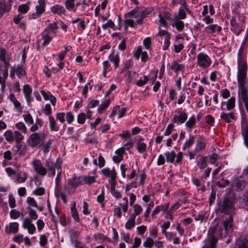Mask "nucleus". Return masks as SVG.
<instances>
[{"instance_id": "f257e3e1", "label": "nucleus", "mask_w": 248, "mask_h": 248, "mask_svg": "<svg viewBox=\"0 0 248 248\" xmlns=\"http://www.w3.org/2000/svg\"><path fill=\"white\" fill-rule=\"evenodd\" d=\"M31 165L37 174L44 176L47 173L48 176H51L55 175V170H58L60 168L62 162L58 160L54 163L50 159H46L44 166L40 160L34 159L31 162Z\"/></svg>"}, {"instance_id": "f03ea898", "label": "nucleus", "mask_w": 248, "mask_h": 248, "mask_svg": "<svg viewBox=\"0 0 248 248\" xmlns=\"http://www.w3.org/2000/svg\"><path fill=\"white\" fill-rule=\"evenodd\" d=\"M170 14L168 12L164 13H160L159 14V20L158 21L159 24L158 32L157 35L161 37V40H164V44L162 46L163 50L167 49L170 46V35L168 31L165 29L166 27L167 20L170 18Z\"/></svg>"}, {"instance_id": "7ed1b4c3", "label": "nucleus", "mask_w": 248, "mask_h": 248, "mask_svg": "<svg viewBox=\"0 0 248 248\" xmlns=\"http://www.w3.org/2000/svg\"><path fill=\"white\" fill-rule=\"evenodd\" d=\"M124 28L126 30L128 27L136 28L137 25L143 23L144 16L140 12L133 10L125 14Z\"/></svg>"}, {"instance_id": "20e7f679", "label": "nucleus", "mask_w": 248, "mask_h": 248, "mask_svg": "<svg viewBox=\"0 0 248 248\" xmlns=\"http://www.w3.org/2000/svg\"><path fill=\"white\" fill-rule=\"evenodd\" d=\"M58 29L56 22L48 25L41 33L42 39L43 40L42 45L45 46L48 45L52 39L56 35Z\"/></svg>"}, {"instance_id": "39448f33", "label": "nucleus", "mask_w": 248, "mask_h": 248, "mask_svg": "<svg viewBox=\"0 0 248 248\" xmlns=\"http://www.w3.org/2000/svg\"><path fill=\"white\" fill-rule=\"evenodd\" d=\"M45 135L43 133L34 132L31 134L27 140V143L31 147H39L43 145Z\"/></svg>"}, {"instance_id": "423d86ee", "label": "nucleus", "mask_w": 248, "mask_h": 248, "mask_svg": "<svg viewBox=\"0 0 248 248\" xmlns=\"http://www.w3.org/2000/svg\"><path fill=\"white\" fill-rule=\"evenodd\" d=\"M212 64L211 58L204 52L198 53L196 57V66L201 69L204 70L209 68Z\"/></svg>"}, {"instance_id": "0eeeda50", "label": "nucleus", "mask_w": 248, "mask_h": 248, "mask_svg": "<svg viewBox=\"0 0 248 248\" xmlns=\"http://www.w3.org/2000/svg\"><path fill=\"white\" fill-rule=\"evenodd\" d=\"M247 64L244 61H239L238 63L237 80L239 84L243 85L247 73Z\"/></svg>"}, {"instance_id": "6e6552de", "label": "nucleus", "mask_w": 248, "mask_h": 248, "mask_svg": "<svg viewBox=\"0 0 248 248\" xmlns=\"http://www.w3.org/2000/svg\"><path fill=\"white\" fill-rule=\"evenodd\" d=\"M164 155L168 163H180L183 158V153L180 152L176 155L173 151H167L165 152Z\"/></svg>"}, {"instance_id": "1a4fd4ad", "label": "nucleus", "mask_w": 248, "mask_h": 248, "mask_svg": "<svg viewBox=\"0 0 248 248\" xmlns=\"http://www.w3.org/2000/svg\"><path fill=\"white\" fill-rule=\"evenodd\" d=\"M81 185H82L81 176H75L68 180V185L65 186V189L69 193H73L76 187Z\"/></svg>"}, {"instance_id": "9d476101", "label": "nucleus", "mask_w": 248, "mask_h": 248, "mask_svg": "<svg viewBox=\"0 0 248 248\" xmlns=\"http://www.w3.org/2000/svg\"><path fill=\"white\" fill-rule=\"evenodd\" d=\"M101 173L105 177H108V183L110 185L116 183V179L117 172L114 168L111 169L109 168H105L101 170Z\"/></svg>"}, {"instance_id": "9b49d317", "label": "nucleus", "mask_w": 248, "mask_h": 248, "mask_svg": "<svg viewBox=\"0 0 248 248\" xmlns=\"http://www.w3.org/2000/svg\"><path fill=\"white\" fill-rule=\"evenodd\" d=\"M38 4L35 7L36 12L29 16L31 19H37L45 11V0H39Z\"/></svg>"}, {"instance_id": "f8f14e48", "label": "nucleus", "mask_w": 248, "mask_h": 248, "mask_svg": "<svg viewBox=\"0 0 248 248\" xmlns=\"http://www.w3.org/2000/svg\"><path fill=\"white\" fill-rule=\"evenodd\" d=\"M22 227L24 229L27 230L30 234H33L36 232V227L32 223V220L29 217L25 218L22 222Z\"/></svg>"}, {"instance_id": "ddd939ff", "label": "nucleus", "mask_w": 248, "mask_h": 248, "mask_svg": "<svg viewBox=\"0 0 248 248\" xmlns=\"http://www.w3.org/2000/svg\"><path fill=\"white\" fill-rule=\"evenodd\" d=\"M133 55L136 59H139L141 57V60L142 62H145L148 59V55L146 51H142V47L140 46L135 48L133 51Z\"/></svg>"}, {"instance_id": "4468645a", "label": "nucleus", "mask_w": 248, "mask_h": 248, "mask_svg": "<svg viewBox=\"0 0 248 248\" xmlns=\"http://www.w3.org/2000/svg\"><path fill=\"white\" fill-rule=\"evenodd\" d=\"M187 115L184 111H178L175 113L173 117V122L177 124H183L187 119Z\"/></svg>"}, {"instance_id": "2eb2a0df", "label": "nucleus", "mask_w": 248, "mask_h": 248, "mask_svg": "<svg viewBox=\"0 0 248 248\" xmlns=\"http://www.w3.org/2000/svg\"><path fill=\"white\" fill-rule=\"evenodd\" d=\"M23 92L28 104L30 105L32 100V98L31 96L32 93L31 88L28 84L24 85L23 87Z\"/></svg>"}, {"instance_id": "dca6fc26", "label": "nucleus", "mask_w": 248, "mask_h": 248, "mask_svg": "<svg viewBox=\"0 0 248 248\" xmlns=\"http://www.w3.org/2000/svg\"><path fill=\"white\" fill-rule=\"evenodd\" d=\"M206 144V140L205 138L202 137H199L195 146V152L198 153L204 150L205 148Z\"/></svg>"}, {"instance_id": "f3484780", "label": "nucleus", "mask_w": 248, "mask_h": 248, "mask_svg": "<svg viewBox=\"0 0 248 248\" xmlns=\"http://www.w3.org/2000/svg\"><path fill=\"white\" fill-rule=\"evenodd\" d=\"M125 150L123 147L120 148L115 152V155L112 157L113 161L116 163H119L123 159V155Z\"/></svg>"}, {"instance_id": "a211bd4d", "label": "nucleus", "mask_w": 248, "mask_h": 248, "mask_svg": "<svg viewBox=\"0 0 248 248\" xmlns=\"http://www.w3.org/2000/svg\"><path fill=\"white\" fill-rule=\"evenodd\" d=\"M185 68V64L178 62L176 61H173L170 65V68L175 73L178 74L180 72H183Z\"/></svg>"}, {"instance_id": "6ab92c4d", "label": "nucleus", "mask_w": 248, "mask_h": 248, "mask_svg": "<svg viewBox=\"0 0 248 248\" xmlns=\"http://www.w3.org/2000/svg\"><path fill=\"white\" fill-rule=\"evenodd\" d=\"M232 220L231 217H229V218H228L224 221V223H223V226H224V227L225 229V234L224 235H223V233H222L220 235V236L221 237L225 236L227 235H228L232 232Z\"/></svg>"}, {"instance_id": "aec40b11", "label": "nucleus", "mask_w": 248, "mask_h": 248, "mask_svg": "<svg viewBox=\"0 0 248 248\" xmlns=\"http://www.w3.org/2000/svg\"><path fill=\"white\" fill-rule=\"evenodd\" d=\"M10 57L6 51L3 48H0V61L4 64V67H8L9 65Z\"/></svg>"}, {"instance_id": "412c9836", "label": "nucleus", "mask_w": 248, "mask_h": 248, "mask_svg": "<svg viewBox=\"0 0 248 248\" xmlns=\"http://www.w3.org/2000/svg\"><path fill=\"white\" fill-rule=\"evenodd\" d=\"M27 179V173L25 171H21L17 173L15 182L16 184H21L25 182Z\"/></svg>"}, {"instance_id": "4be33fe9", "label": "nucleus", "mask_w": 248, "mask_h": 248, "mask_svg": "<svg viewBox=\"0 0 248 248\" xmlns=\"http://www.w3.org/2000/svg\"><path fill=\"white\" fill-rule=\"evenodd\" d=\"M180 19L177 16H175L172 20V25L175 27L179 31H182L184 28V24Z\"/></svg>"}, {"instance_id": "5701e85b", "label": "nucleus", "mask_w": 248, "mask_h": 248, "mask_svg": "<svg viewBox=\"0 0 248 248\" xmlns=\"http://www.w3.org/2000/svg\"><path fill=\"white\" fill-rule=\"evenodd\" d=\"M51 11L53 14H57L59 16L64 15L66 12L63 6L58 4L52 6L51 8Z\"/></svg>"}, {"instance_id": "b1692460", "label": "nucleus", "mask_w": 248, "mask_h": 248, "mask_svg": "<svg viewBox=\"0 0 248 248\" xmlns=\"http://www.w3.org/2000/svg\"><path fill=\"white\" fill-rule=\"evenodd\" d=\"M41 94L43 95L45 100H49L52 105L55 106L56 102V98L49 93H46L44 90L40 91Z\"/></svg>"}, {"instance_id": "393cba45", "label": "nucleus", "mask_w": 248, "mask_h": 248, "mask_svg": "<svg viewBox=\"0 0 248 248\" xmlns=\"http://www.w3.org/2000/svg\"><path fill=\"white\" fill-rule=\"evenodd\" d=\"M49 127L51 131H58L59 129V125L57 124L54 118L52 116L48 117Z\"/></svg>"}, {"instance_id": "a878e982", "label": "nucleus", "mask_w": 248, "mask_h": 248, "mask_svg": "<svg viewBox=\"0 0 248 248\" xmlns=\"http://www.w3.org/2000/svg\"><path fill=\"white\" fill-rule=\"evenodd\" d=\"M136 225V217L130 216L125 224V228L127 230H130L134 228Z\"/></svg>"}, {"instance_id": "bb28decb", "label": "nucleus", "mask_w": 248, "mask_h": 248, "mask_svg": "<svg viewBox=\"0 0 248 248\" xmlns=\"http://www.w3.org/2000/svg\"><path fill=\"white\" fill-rule=\"evenodd\" d=\"M221 119L224 120L227 123H230L232 120L234 119V113L232 112L226 113L221 112L220 115Z\"/></svg>"}, {"instance_id": "cd10ccee", "label": "nucleus", "mask_w": 248, "mask_h": 248, "mask_svg": "<svg viewBox=\"0 0 248 248\" xmlns=\"http://www.w3.org/2000/svg\"><path fill=\"white\" fill-rule=\"evenodd\" d=\"M18 226L17 222L10 223L9 226L6 227V232L7 233H16L18 232Z\"/></svg>"}, {"instance_id": "c85d7f7f", "label": "nucleus", "mask_w": 248, "mask_h": 248, "mask_svg": "<svg viewBox=\"0 0 248 248\" xmlns=\"http://www.w3.org/2000/svg\"><path fill=\"white\" fill-rule=\"evenodd\" d=\"M221 30V27L217 24H211L206 26L205 28V31L208 33H212L215 32L216 31L217 32H219Z\"/></svg>"}, {"instance_id": "c756f323", "label": "nucleus", "mask_w": 248, "mask_h": 248, "mask_svg": "<svg viewBox=\"0 0 248 248\" xmlns=\"http://www.w3.org/2000/svg\"><path fill=\"white\" fill-rule=\"evenodd\" d=\"M76 203L75 202H73L71 204V213L72 216L74 219L77 222H79L80 219L78 216V211L76 207Z\"/></svg>"}, {"instance_id": "7c9ffc66", "label": "nucleus", "mask_w": 248, "mask_h": 248, "mask_svg": "<svg viewBox=\"0 0 248 248\" xmlns=\"http://www.w3.org/2000/svg\"><path fill=\"white\" fill-rule=\"evenodd\" d=\"M180 1V3H181V6L180 8L179 14L177 15L179 18L180 19H184L186 17V8L184 4L185 2L184 0H179Z\"/></svg>"}, {"instance_id": "2f4dec72", "label": "nucleus", "mask_w": 248, "mask_h": 248, "mask_svg": "<svg viewBox=\"0 0 248 248\" xmlns=\"http://www.w3.org/2000/svg\"><path fill=\"white\" fill-rule=\"evenodd\" d=\"M96 176H89L86 175L84 176H81L82 185L86 184L87 185H91L95 182Z\"/></svg>"}, {"instance_id": "473e14b6", "label": "nucleus", "mask_w": 248, "mask_h": 248, "mask_svg": "<svg viewBox=\"0 0 248 248\" xmlns=\"http://www.w3.org/2000/svg\"><path fill=\"white\" fill-rule=\"evenodd\" d=\"M31 2L28 1L26 3L20 4L18 6L17 11L21 14H25L27 13L30 10L29 5Z\"/></svg>"}, {"instance_id": "72a5a7b5", "label": "nucleus", "mask_w": 248, "mask_h": 248, "mask_svg": "<svg viewBox=\"0 0 248 248\" xmlns=\"http://www.w3.org/2000/svg\"><path fill=\"white\" fill-rule=\"evenodd\" d=\"M8 98L10 101L13 103L15 107L18 110H21V104L20 102L16 99L14 94L11 93L8 96Z\"/></svg>"}, {"instance_id": "f704fd0d", "label": "nucleus", "mask_w": 248, "mask_h": 248, "mask_svg": "<svg viewBox=\"0 0 248 248\" xmlns=\"http://www.w3.org/2000/svg\"><path fill=\"white\" fill-rule=\"evenodd\" d=\"M194 142V137L193 135H190L183 145L182 149L186 150L191 147Z\"/></svg>"}, {"instance_id": "c9c22d12", "label": "nucleus", "mask_w": 248, "mask_h": 248, "mask_svg": "<svg viewBox=\"0 0 248 248\" xmlns=\"http://www.w3.org/2000/svg\"><path fill=\"white\" fill-rule=\"evenodd\" d=\"M76 0H66L64 3L65 8L68 10L75 12L77 10L75 3Z\"/></svg>"}, {"instance_id": "e433bc0d", "label": "nucleus", "mask_w": 248, "mask_h": 248, "mask_svg": "<svg viewBox=\"0 0 248 248\" xmlns=\"http://www.w3.org/2000/svg\"><path fill=\"white\" fill-rule=\"evenodd\" d=\"M142 211L143 208L138 203H136L133 205V212L131 215L136 217L142 213Z\"/></svg>"}, {"instance_id": "4c0bfd02", "label": "nucleus", "mask_w": 248, "mask_h": 248, "mask_svg": "<svg viewBox=\"0 0 248 248\" xmlns=\"http://www.w3.org/2000/svg\"><path fill=\"white\" fill-rule=\"evenodd\" d=\"M4 160L2 161V165L5 166L8 164V161L12 158V153L9 150L5 152L3 154Z\"/></svg>"}, {"instance_id": "58836bf2", "label": "nucleus", "mask_w": 248, "mask_h": 248, "mask_svg": "<svg viewBox=\"0 0 248 248\" xmlns=\"http://www.w3.org/2000/svg\"><path fill=\"white\" fill-rule=\"evenodd\" d=\"M232 203L230 201H225L222 206V211L225 212L229 213L232 211Z\"/></svg>"}, {"instance_id": "ea45409f", "label": "nucleus", "mask_w": 248, "mask_h": 248, "mask_svg": "<svg viewBox=\"0 0 248 248\" xmlns=\"http://www.w3.org/2000/svg\"><path fill=\"white\" fill-rule=\"evenodd\" d=\"M235 99L234 97L230 98L226 102V108L228 111L232 109L235 107Z\"/></svg>"}, {"instance_id": "a19ab883", "label": "nucleus", "mask_w": 248, "mask_h": 248, "mask_svg": "<svg viewBox=\"0 0 248 248\" xmlns=\"http://www.w3.org/2000/svg\"><path fill=\"white\" fill-rule=\"evenodd\" d=\"M109 58L110 62H111L114 65V66L117 68L119 66V63L120 62V57L119 54H117L115 55L110 54L109 56Z\"/></svg>"}, {"instance_id": "79ce46f5", "label": "nucleus", "mask_w": 248, "mask_h": 248, "mask_svg": "<svg viewBox=\"0 0 248 248\" xmlns=\"http://www.w3.org/2000/svg\"><path fill=\"white\" fill-rule=\"evenodd\" d=\"M196 124V119L194 116L190 117L188 121L186 123L185 126L186 128H188L189 130H191L193 126Z\"/></svg>"}, {"instance_id": "37998d69", "label": "nucleus", "mask_w": 248, "mask_h": 248, "mask_svg": "<svg viewBox=\"0 0 248 248\" xmlns=\"http://www.w3.org/2000/svg\"><path fill=\"white\" fill-rule=\"evenodd\" d=\"M110 185V191L111 195L115 198H120L121 197V193L115 189L116 183L112 184Z\"/></svg>"}, {"instance_id": "c03bdc74", "label": "nucleus", "mask_w": 248, "mask_h": 248, "mask_svg": "<svg viewBox=\"0 0 248 248\" xmlns=\"http://www.w3.org/2000/svg\"><path fill=\"white\" fill-rule=\"evenodd\" d=\"M137 149L140 154H142L147 150V145L146 143L139 141L137 143Z\"/></svg>"}, {"instance_id": "a18cd8bd", "label": "nucleus", "mask_w": 248, "mask_h": 248, "mask_svg": "<svg viewBox=\"0 0 248 248\" xmlns=\"http://www.w3.org/2000/svg\"><path fill=\"white\" fill-rule=\"evenodd\" d=\"M3 135L8 142L11 143L14 141V133L11 130L6 131Z\"/></svg>"}, {"instance_id": "49530a36", "label": "nucleus", "mask_w": 248, "mask_h": 248, "mask_svg": "<svg viewBox=\"0 0 248 248\" xmlns=\"http://www.w3.org/2000/svg\"><path fill=\"white\" fill-rule=\"evenodd\" d=\"M10 9V7L7 6L5 4L4 0H0V17L5 12L8 11Z\"/></svg>"}, {"instance_id": "de8ad7c7", "label": "nucleus", "mask_w": 248, "mask_h": 248, "mask_svg": "<svg viewBox=\"0 0 248 248\" xmlns=\"http://www.w3.org/2000/svg\"><path fill=\"white\" fill-rule=\"evenodd\" d=\"M48 233L41 234L39 236V244L41 247H45L47 243Z\"/></svg>"}, {"instance_id": "09e8293b", "label": "nucleus", "mask_w": 248, "mask_h": 248, "mask_svg": "<svg viewBox=\"0 0 248 248\" xmlns=\"http://www.w3.org/2000/svg\"><path fill=\"white\" fill-rule=\"evenodd\" d=\"M121 237L122 239L127 244H130L132 242L130 234L128 232H125L124 231L121 232Z\"/></svg>"}, {"instance_id": "8fccbe9b", "label": "nucleus", "mask_w": 248, "mask_h": 248, "mask_svg": "<svg viewBox=\"0 0 248 248\" xmlns=\"http://www.w3.org/2000/svg\"><path fill=\"white\" fill-rule=\"evenodd\" d=\"M155 241L150 237H148L143 243V246L145 248H151L154 245Z\"/></svg>"}, {"instance_id": "3c124183", "label": "nucleus", "mask_w": 248, "mask_h": 248, "mask_svg": "<svg viewBox=\"0 0 248 248\" xmlns=\"http://www.w3.org/2000/svg\"><path fill=\"white\" fill-rule=\"evenodd\" d=\"M16 128L21 132L26 133L27 132V128L25 124L22 122H18L15 124Z\"/></svg>"}, {"instance_id": "603ef678", "label": "nucleus", "mask_w": 248, "mask_h": 248, "mask_svg": "<svg viewBox=\"0 0 248 248\" xmlns=\"http://www.w3.org/2000/svg\"><path fill=\"white\" fill-rule=\"evenodd\" d=\"M197 165L200 169H203L207 166V159L205 157H202L197 161Z\"/></svg>"}, {"instance_id": "864d4df0", "label": "nucleus", "mask_w": 248, "mask_h": 248, "mask_svg": "<svg viewBox=\"0 0 248 248\" xmlns=\"http://www.w3.org/2000/svg\"><path fill=\"white\" fill-rule=\"evenodd\" d=\"M25 123L28 124H33V119L30 114L27 113L22 116Z\"/></svg>"}, {"instance_id": "5fc2aeb1", "label": "nucleus", "mask_w": 248, "mask_h": 248, "mask_svg": "<svg viewBox=\"0 0 248 248\" xmlns=\"http://www.w3.org/2000/svg\"><path fill=\"white\" fill-rule=\"evenodd\" d=\"M28 210L29 215L30 216V218L31 219L35 220L38 218V215L36 213V212L34 209L31 208L30 207H28L27 208Z\"/></svg>"}, {"instance_id": "6e6d98bb", "label": "nucleus", "mask_w": 248, "mask_h": 248, "mask_svg": "<svg viewBox=\"0 0 248 248\" xmlns=\"http://www.w3.org/2000/svg\"><path fill=\"white\" fill-rule=\"evenodd\" d=\"M110 102L107 99L102 102L101 105L98 108V111L101 113L103 110L105 109L109 106Z\"/></svg>"}, {"instance_id": "4d7b16f0", "label": "nucleus", "mask_w": 248, "mask_h": 248, "mask_svg": "<svg viewBox=\"0 0 248 248\" xmlns=\"http://www.w3.org/2000/svg\"><path fill=\"white\" fill-rule=\"evenodd\" d=\"M79 233L77 231L71 232L69 233V237L71 239L72 243L75 242V241H78V238Z\"/></svg>"}, {"instance_id": "13d9d810", "label": "nucleus", "mask_w": 248, "mask_h": 248, "mask_svg": "<svg viewBox=\"0 0 248 248\" xmlns=\"http://www.w3.org/2000/svg\"><path fill=\"white\" fill-rule=\"evenodd\" d=\"M14 137L17 142H19L24 139V136L18 131L14 132Z\"/></svg>"}, {"instance_id": "bf43d9fd", "label": "nucleus", "mask_w": 248, "mask_h": 248, "mask_svg": "<svg viewBox=\"0 0 248 248\" xmlns=\"http://www.w3.org/2000/svg\"><path fill=\"white\" fill-rule=\"evenodd\" d=\"M143 44L146 49H151V39L150 37L145 38L143 41Z\"/></svg>"}, {"instance_id": "052dcab7", "label": "nucleus", "mask_w": 248, "mask_h": 248, "mask_svg": "<svg viewBox=\"0 0 248 248\" xmlns=\"http://www.w3.org/2000/svg\"><path fill=\"white\" fill-rule=\"evenodd\" d=\"M148 80V78L147 76H144L143 77V79L141 78L139 80H137L135 83L138 86L140 87L145 85Z\"/></svg>"}, {"instance_id": "680f3d73", "label": "nucleus", "mask_w": 248, "mask_h": 248, "mask_svg": "<svg viewBox=\"0 0 248 248\" xmlns=\"http://www.w3.org/2000/svg\"><path fill=\"white\" fill-rule=\"evenodd\" d=\"M86 120V114L85 113H80L77 116V122L79 124H83Z\"/></svg>"}, {"instance_id": "e2e57ef3", "label": "nucleus", "mask_w": 248, "mask_h": 248, "mask_svg": "<svg viewBox=\"0 0 248 248\" xmlns=\"http://www.w3.org/2000/svg\"><path fill=\"white\" fill-rule=\"evenodd\" d=\"M27 202L29 205V207L31 206L34 207H37V203L36 201L34 200L33 198L29 197L27 198Z\"/></svg>"}, {"instance_id": "0e129e2a", "label": "nucleus", "mask_w": 248, "mask_h": 248, "mask_svg": "<svg viewBox=\"0 0 248 248\" xmlns=\"http://www.w3.org/2000/svg\"><path fill=\"white\" fill-rule=\"evenodd\" d=\"M10 216L12 218L16 219L20 217V213L15 209H12L10 212Z\"/></svg>"}, {"instance_id": "69168bd1", "label": "nucleus", "mask_w": 248, "mask_h": 248, "mask_svg": "<svg viewBox=\"0 0 248 248\" xmlns=\"http://www.w3.org/2000/svg\"><path fill=\"white\" fill-rule=\"evenodd\" d=\"M114 27V23L111 19L108 20L107 22L102 25V29L104 30H107L108 28H113Z\"/></svg>"}, {"instance_id": "338daca9", "label": "nucleus", "mask_w": 248, "mask_h": 248, "mask_svg": "<svg viewBox=\"0 0 248 248\" xmlns=\"http://www.w3.org/2000/svg\"><path fill=\"white\" fill-rule=\"evenodd\" d=\"M91 83L90 82L87 83L85 84L84 86L82 92V94L85 97H86L87 96V94L89 91V89H91Z\"/></svg>"}, {"instance_id": "774afa93", "label": "nucleus", "mask_w": 248, "mask_h": 248, "mask_svg": "<svg viewBox=\"0 0 248 248\" xmlns=\"http://www.w3.org/2000/svg\"><path fill=\"white\" fill-rule=\"evenodd\" d=\"M72 244L74 245L75 248H87V247L84 243L79 241H75Z\"/></svg>"}]
</instances>
